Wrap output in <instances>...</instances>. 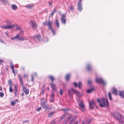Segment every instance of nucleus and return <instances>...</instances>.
<instances>
[{"instance_id": "nucleus-31", "label": "nucleus", "mask_w": 124, "mask_h": 124, "mask_svg": "<svg viewBox=\"0 0 124 124\" xmlns=\"http://www.w3.org/2000/svg\"><path fill=\"white\" fill-rule=\"evenodd\" d=\"M10 66L11 68L12 69V71H13L14 69V65L12 62H11L10 63Z\"/></svg>"}, {"instance_id": "nucleus-3", "label": "nucleus", "mask_w": 124, "mask_h": 124, "mask_svg": "<svg viewBox=\"0 0 124 124\" xmlns=\"http://www.w3.org/2000/svg\"><path fill=\"white\" fill-rule=\"evenodd\" d=\"M18 77L20 81L21 82L22 86L23 87V91L25 93V94L27 95L29 94V90L28 89H27L24 86L23 82L21 76L19 75Z\"/></svg>"}, {"instance_id": "nucleus-35", "label": "nucleus", "mask_w": 124, "mask_h": 124, "mask_svg": "<svg viewBox=\"0 0 124 124\" xmlns=\"http://www.w3.org/2000/svg\"><path fill=\"white\" fill-rule=\"evenodd\" d=\"M0 0L5 4H6L8 3V2L6 0Z\"/></svg>"}, {"instance_id": "nucleus-18", "label": "nucleus", "mask_w": 124, "mask_h": 124, "mask_svg": "<svg viewBox=\"0 0 124 124\" xmlns=\"http://www.w3.org/2000/svg\"><path fill=\"white\" fill-rule=\"evenodd\" d=\"M70 74H68L66 75L65 77V79L67 81H69L70 78Z\"/></svg>"}, {"instance_id": "nucleus-24", "label": "nucleus", "mask_w": 124, "mask_h": 124, "mask_svg": "<svg viewBox=\"0 0 124 124\" xmlns=\"http://www.w3.org/2000/svg\"><path fill=\"white\" fill-rule=\"evenodd\" d=\"M11 6L12 9L14 10L16 9L17 8V6L15 4H12Z\"/></svg>"}, {"instance_id": "nucleus-57", "label": "nucleus", "mask_w": 124, "mask_h": 124, "mask_svg": "<svg viewBox=\"0 0 124 124\" xmlns=\"http://www.w3.org/2000/svg\"><path fill=\"white\" fill-rule=\"evenodd\" d=\"M0 41L1 42L4 43V40L3 39H0Z\"/></svg>"}, {"instance_id": "nucleus-22", "label": "nucleus", "mask_w": 124, "mask_h": 124, "mask_svg": "<svg viewBox=\"0 0 124 124\" xmlns=\"http://www.w3.org/2000/svg\"><path fill=\"white\" fill-rule=\"evenodd\" d=\"M91 66L90 64H88L86 66L87 70L89 71H90L91 70Z\"/></svg>"}, {"instance_id": "nucleus-27", "label": "nucleus", "mask_w": 124, "mask_h": 124, "mask_svg": "<svg viewBox=\"0 0 124 124\" xmlns=\"http://www.w3.org/2000/svg\"><path fill=\"white\" fill-rule=\"evenodd\" d=\"M115 118L117 119L119 121V122L122 124H124V122L121 120L120 118H119V117L115 116Z\"/></svg>"}, {"instance_id": "nucleus-20", "label": "nucleus", "mask_w": 124, "mask_h": 124, "mask_svg": "<svg viewBox=\"0 0 124 124\" xmlns=\"http://www.w3.org/2000/svg\"><path fill=\"white\" fill-rule=\"evenodd\" d=\"M57 10V9L56 8H55L53 9V11L51 12L50 14V16H52L53 15L54 13Z\"/></svg>"}, {"instance_id": "nucleus-41", "label": "nucleus", "mask_w": 124, "mask_h": 124, "mask_svg": "<svg viewBox=\"0 0 124 124\" xmlns=\"http://www.w3.org/2000/svg\"><path fill=\"white\" fill-rule=\"evenodd\" d=\"M41 90L42 91L41 92V93L42 94H44L45 93L44 89L43 88H42Z\"/></svg>"}, {"instance_id": "nucleus-56", "label": "nucleus", "mask_w": 124, "mask_h": 124, "mask_svg": "<svg viewBox=\"0 0 124 124\" xmlns=\"http://www.w3.org/2000/svg\"><path fill=\"white\" fill-rule=\"evenodd\" d=\"M70 110V109H68V108H67V109H62V110H64V111H65L67 110Z\"/></svg>"}, {"instance_id": "nucleus-32", "label": "nucleus", "mask_w": 124, "mask_h": 124, "mask_svg": "<svg viewBox=\"0 0 124 124\" xmlns=\"http://www.w3.org/2000/svg\"><path fill=\"white\" fill-rule=\"evenodd\" d=\"M54 113V112H52L50 113H49L48 114V116L49 117H51L53 115Z\"/></svg>"}, {"instance_id": "nucleus-44", "label": "nucleus", "mask_w": 124, "mask_h": 124, "mask_svg": "<svg viewBox=\"0 0 124 124\" xmlns=\"http://www.w3.org/2000/svg\"><path fill=\"white\" fill-rule=\"evenodd\" d=\"M72 115H70L67 118V119H68L69 120L72 117Z\"/></svg>"}, {"instance_id": "nucleus-10", "label": "nucleus", "mask_w": 124, "mask_h": 124, "mask_svg": "<svg viewBox=\"0 0 124 124\" xmlns=\"http://www.w3.org/2000/svg\"><path fill=\"white\" fill-rule=\"evenodd\" d=\"M89 107L91 110H93L94 109L93 106H94V102L93 100H92L89 102Z\"/></svg>"}, {"instance_id": "nucleus-15", "label": "nucleus", "mask_w": 124, "mask_h": 124, "mask_svg": "<svg viewBox=\"0 0 124 124\" xmlns=\"http://www.w3.org/2000/svg\"><path fill=\"white\" fill-rule=\"evenodd\" d=\"M18 101V99H16L14 101H11V105L12 106H14Z\"/></svg>"}, {"instance_id": "nucleus-61", "label": "nucleus", "mask_w": 124, "mask_h": 124, "mask_svg": "<svg viewBox=\"0 0 124 124\" xmlns=\"http://www.w3.org/2000/svg\"><path fill=\"white\" fill-rule=\"evenodd\" d=\"M52 2H49V4L50 6H51V5H52Z\"/></svg>"}, {"instance_id": "nucleus-53", "label": "nucleus", "mask_w": 124, "mask_h": 124, "mask_svg": "<svg viewBox=\"0 0 124 124\" xmlns=\"http://www.w3.org/2000/svg\"><path fill=\"white\" fill-rule=\"evenodd\" d=\"M29 122V121L28 120H26L25 121H23V123H25L26 122Z\"/></svg>"}, {"instance_id": "nucleus-1", "label": "nucleus", "mask_w": 124, "mask_h": 124, "mask_svg": "<svg viewBox=\"0 0 124 124\" xmlns=\"http://www.w3.org/2000/svg\"><path fill=\"white\" fill-rule=\"evenodd\" d=\"M97 100L101 107H105L108 106L109 103L107 99L103 98L100 100L97 99Z\"/></svg>"}, {"instance_id": "nucleus-37", "label": "nucleus", "mask_w": 124, "mask_h": 124, "mask_svg": "<svg viewBox=\"0 0 124 124\" xmlns=\"http://www.w3.org/2000/svg\"><path fill=\"white\" fill-rule=\"evenodd\" d=\"M4 94L2 92H0V97H2L4 96Z\"/></svg>"}, {"instance_id": "nucleus-58", "label": "nucleus", "mask_w": 124, "mask_h": 124, "mask_svg": "<svg viewBox=\"0 0 124 124\" xmlns=\"http://www.w3.org/2000/svg\"><path fill=\"white\" fill-rule=\"evenodd\" d=\"M45 85H43L42 86V88H41V89L42 88H43L44 89V88L45 87Z\"/></svg>"}, {"instance_id": "nucleus-52", "label": "nucleus", "mask_w": 124, "mask_h": 124, "mask_svg": "<svg viewBox=\"0 0 124 124\" xmlns=\"http://www.w3.org/2000/svg\"><path fill=\"white\" fill-rule=\"evenodd\" d=\"M59 93L61 95H62V89H60V92H59Z\"/></svg>"}, {"instance_id": "nucleus-60", "label": "nucleus", "mask_w": 124, "mask_h": 124, "mask_svg": "<svg viewBox=\"0 0 124 124\" xmlns=\"http://www.w3.org/2000/svg\"><path fill=\"white\" fill-rule=\"evenodd\" d=\"M54 101V98H52V99L51 100V102H53Z\"/></svg>"}, {"instance_id": "nucleus-12", "label": "nucleus", "mask_w": 124, "mask_h": 124, "mask_svg": "<svg viewBox=\"0 0 124 124\" xmlns=\"http://www.w3.org/2000/svg\"><path fill=\"white\" fill-rule=\"evenodd\" d=\"M41 105L44 108H45L47 106H48V105L44 101H42L40 103Z\"/></svg>"}, {"instance_id": "nucleus-23", "label": "nucleus", "mask_w": 124, "mask_h": 124, "mask_svg": "<svg viewBox=\"0 0 124 124\" xmlns=\"http://www.w3.org/2000/svg\"><path fill=\"white\" fill-rule=\"evenodd\" d=\"M94 90V88H92L91 89H87L86 91V92L87 93H90L92 92Z\"/></svg>"}, {"instance_id": "nucleus-30", "label": "nucleus", "mask_w": 124, "mask_h": 124, "mask_svg": "<svg viewBox=\"0 0 124 124\" xmlns=\"http://www.w3.org/2000/svg\"><path fill=\"white\" fill-rule=\"evenodd\" d=\"M33 7V4L25 6V8H27L29 9L31 8L32 7Z\"/></svg>"}, {"instance_id": "nucleus-51", "label": "nucleus", "mask_w": 124, "mask_h": 124, "mask_svg": "<svg viewBox=\"0 0 124 124\" xmlns=\"http://www.w3.org/2000/svg\"><path fill=\"white\" fill-rule=\"evenodd\" d=\"M14 87L15 88V90H18L17 85H14Z\"/></svg>"}, {"instance_id": "nucleus-45", "label": "nucleus", "mask_w": 124, "mask_h": 124, "mask_svg": "<svg viewBox=\"0 0 124 124\" xmlns=\"http://www.w3.org/2000/svg\"><path fill=\"white\" fill-rule=\"evenodd\" d=\"M51 94L52 98H54V93L53 92H52Z\"/></svg>"}, {"instance_id": "nucleus-2", "label": "nucleus", "mask_w": 124, "mask_h": 124, "mask_svg": "<svg viewBox=\"0 0 124 124\" xmlns=\"http://www.w3.org/2000/svg\"><path fill=\"white\" fill-rule=\"evenodd\" d=\"M53 24V21H52L48 20L47 22H44L43 23V25L44 26H47L49 27V29L51 30L54 35H55V33L52 27V25Z\"/></svg>"}, {"instance_id": "nucleus-36", "label": "nucleus", "mask_w": 124, "mask_h": 124, "mask_svg": "<svg viewBox=\"0 0 124 124\" xmlns=\"http://www.w3.org/2000/svg\"><path fill=\"white\" fill-rule=\"evenodd\" d=\"M9 91L11 93H12L13 92V89L12 88V86H9Z\"/></svg>"}, {"instance_id": "nucleus-33", "label": "nucleus", "mask_w": 124, "mask_h": 124, "mask_svg": "<svg viewBox=\"0 0 124 124\" xmlns=\"http://www.w3.org/2000/svg\"><path fill=\"white\" fill-rule=\"evenodd\" d=\"M78 86L79 89H81L82 86V83L81 82H79L78 84Z\"/></svg>"}, {"instance_id": "nucleus-55", "label": "nucleus", "mask_w": 124, "mask_h": 124, "mask_svg": "<svg viewBox=\"0 0 124 124\" xmlns=\"http://www.w3.org/2000/svg\"><path fill=\"white\" fill-rule=\"evenodd\" d=\"M47 107L48 106H47V107H46V109L51 110L52 109L51 108L48 107Z\"/></svg>"}, {"instance_id": "nucleus-49", "label": "nucleus", "mask_w": 124, "mask_h": 124, "mask_svg": "<svg viewBox=\"0 0 124 124\" xmlns=\"http://www.w3.org/2000/svg\"><path fill=\"white\" fill-rule=\"evenodd\" d=\"M74 85L75 87H77V85L75 82H74Z\"/></svg>"}, {"instance_id": "nucleus-47", "label": "nucleus", "mask_w": 124, "mask_h": 124, "mask_svg": "<svg viewBox=\"0 0 124 124\" xmlns=\"http://www.w3.org/2000/svg\"><path fill=\"white\" fill-rule=\"evenodd\" d=\"M41 107H39V108H38L36 109V110L37 111H39L40 110H41Z\"/></svg>"}, {"instance_id": "nucleus-63", "label": "nucleus", "mask_w": 124, "mask_h": 124, "mask_svg": "<svg viewBox=\"0 0 124 124\" xmlns=\"http://www.w3.org/2000/svg\"><path fill=\"white\" fill-rule=\"evenodd\" d=\"M28 76V75L26 74L24 75V77H26Z\"/></svg>"}, {"instance_id": "nucleus-7", "label": "nucleus", "mask_w": 124, "mask_h": 124, "mask_svg": "<svg viewBox=\"0 0 124 124\" xmlns=\"http://www.w3.org/2000/svg\"><path fill=\"white\" fill-rule=\"evenodd\" d=\"M30 23L31 25V27L33 29L35 30L37 27V26L35 22L30 20Z\"/></svg>"}, {"instance_id": "nucleus-54", "label": "nucleus", "mask_w": 124, "mask_h": 124, "mask_svg": "<svg viewBox=\"0 0 124 124\" xmlns=\"http://www.w3.org/2000/svg\"><path fill=\"white\" fill-rule=\"evenodd\" d=\"M92 82V81L91 80H89L88 82V84H89L90 85L91 84Z\"/></svg>"}, {"instance_id": "nucleus-5", "label": "nucleus", "mask_w": 124, "mask_h": 124, "mask_svg": "<svg viewBox=\"0 0 124 124\" xmlns=\"http://www.w3.org/2000/svg\"><path fill=\"white\" fill-rule=\"evenodd\" d=\"M96 82L100 84H101L103 85L105 84V82L101 78H96L95 79Z\"/></svg>"}, {"instance_id": "nucleus-25", "label": "nucleus", "mask_w": 124, "mask_h": 124, "mask_svg": "<svg viewBox=\"0 0 124 124\" xmlns=\"http://www.w3.org/2000/svg\"><path fill=\"white\" fill-rule=\"evenodd\" d=\"M20 36V34H17L16 36H15L11 38V39L12 40H14L17 39H18Z\"/></svg>"}, {"instance_id": "nucleus-9", "label": "nucleus", "mask_w": 124, "mask_h": 124, "mask_svg": "<svg viewBox=\"0 0 124 124\" xmlns=\"http://www.w3.org/2000/svg\"><path fill=\"white\" fill-rule=\"evenodd\" d=\"M82 0H79V2L77 3L78 9L79 11H81L83 9L81 3Z\"/></svg>"}, {"instance_id": "nucleus-11", "label": "nucleus", "mask_w": 124, "mask_h": 124, "mask_svg": "<svg viewBox=\"0 0 124 124\" xmlns=\"http://www.w3.org/2000/svg\"><path fill=\"white\" fill-rule=\"evenodd\" d=\"M14 27L13 25H7L6 26H2L1 27L4 29H10L13 28Z\"/></svg>"}, {"instance_id": "nucleus-29", "label": "nucleus", "mask_w": 124, "mask_h": 124, "mask_svg": "<svg viewBox=\"0 0 124 124\" xmlns=\"http://www.w3.org/2000/svg\"><path fill=\"white\" fill-rule=\"evenodd\" d=\"M8 83L9 86H13L12 82L11 79H10L8 81Z\"/></svg>"}, {"instance_id": "nucleus-6", "label": "nucleus", "mask_w": 124, "mask_h": 124, "mask_svg": "<svg viewBox=\"0 0 124 124\" xmlns=\"http://www.w3.org/2000/svg\"><path fill=\"white\" fill-rule=\"evenodd\" d=\"M78 105L82 109L81 110L83 111H85V106L83 104V101L82 100H79Z\"/></svg>"}, {"instance_id": "nucleus-17", "label": "nucleus", "mask_w": 124, "mask_h": 124, "mask_svg": "<svg viewBox=\"0 0 124 124\" xmlns=\"http://www.w3.org/2000/svg\"><path fill=\"white\" fill-rule=\"evenodd\" d=\"M113 115L115 118V116L119 117V118H120L121 117H122V116L121 115L118 113H117L115 115Z\"/></svg>"}, {"instance_id": "nucleus-16", "label": "nucleus", "mask_w": 124, "mask_h": 124, "mask_svg": "<svg viewBox=\"0 0 124 124\" xmlns=\"http://www.w3.org/2000/svg\"><path fill=\"white\" fill-rule=\"evenodd\" d=\"M49 78L51 80L52 83H53L54 81L55 80V78L52 75H50L49 76Z\"/></svg>"}, {"instance_id": "nucleus-50", "label": "nucleus", "mask_w": 124, "mask_h": 124, "mask_svg": "<svg viewBox=\"0 0 124 124\" xmlns=\"http://www.w3.org/2000/svg\"><path fill=\"white\" fill-rule=\"evenodd\" d=\"M31 80L32 82H33L34 80V76L33 75L31 76Z\"/></svg>"}, {"instance_id": "nucleus-39", "label": "nucleus", "mask_w": 124, "mask_h": 124, "mask_svg": "<svg viewBox=\"0 0 124 124\" xmlns=\"http://www.w3.org/2000/svg\"><path fill=\"white\" fill-rule=\"evenodd\" d=\"M74 120V119H72L69 122V124H72L73 121Z\"/></svg>"}, {"instance_id": "nucleus-48", "label": "nucleus", "mask_w": 124, "mask_h": 124, "mask_svg": "<svg viewBox=\"0 0 124 124\" xmlns=\"http://www.w3.org/2000/svg\"><path fill=\"white\" fill-rule=\"evenodd\" d=\"M14 73V75H15V73H17V70H14V71H12Z\"/></svg>"}, {"instance_id": "nucleus-46", "label": "nucleus", "mask_w": 124, "mask_h": 124, "mask_svg": "<svg viewBox=\"0 0 124 124\" xmlns=\"http://www.w3.org/2000/svg\"><path fill=\"white\" fill-rule=\"evenodd\" d=\"M18 40H22V41L24 40V39L23 38H22L21 37H19L18 38Z\"/></svg>"}, {"instance_id": "nucleus-62", "label": "nucleus", "mask_w": 124, "mask_h": 124, "mask_svg": "<svg viewBox=\"0 0 124 124\" xmlns=\"http://www.w3.org/2000/svg\"><path fill=\"white\" fill-rule=\"evenodd\" d=\"M0 90L1 91H2L3 90L2 87H1L0 86Z\"/></svg>"}, {"instance_id": "nucleus-19", "label": "nucleus", "mask_w": 124, "mask_h": 124, "mask_svg": "<svg viewBox=\"0 0 124 124\" xmlns=\"http://www.w3.org/2000/svg\"><path fill=\"white\" fill-rule=\"evenodd\" d=\"M35 38L36 39H38L39 41H40L41 39V36L40 35H36L35 36Z\"/></svg>"}, {"instance_id": "nucleus-13", "label": "nucleus", "mask_w": 124, "mask_h": 124, "mask_svg": "<svg viewBox=\"0 0 124 124\" xmlns=\"http://www.w3.org/2000/svg\"><path fill=\"white\" fill-rule=\"evenodd\" d=\"M111 91L113 94L115 95H116L117 94V91L115 88L113 87L112 90Z\"/></svg>"}, {"instance_id": "nucleus-4", "label": "nucleus", "mask_w": 124, "mask_h": 124, "mask_svg": "<svg viewBox=\"0 0 124 124\" xmlns=\"http://www.w3.org/2000/svg\"><path fill=\"white\" fill-rule=\"evenodd\" d=\"M68 93L69 96L71 97L72 94L71 92L74 93L77 95L78 96H81L82 95L80 93V92L76 90L75 89L73 88H72L68 90Z\"/></svg>"}, {"instance_id": "nucleus-59", "label": "nucleus", "mask_w": 124, "mask_h": 124, "mask_svg": "<svg viewBox=\"0 0 124 124\" xmlns=\"http://www.w3.org/2000/svg\"><path fill=\"white\" fill-rule=\"evenodd\" d=\"M69 120L68 119H67L65 121V122L66 123Z\"/></svg>"}, {"instance_id": "nucleus-8", "label": "nucleus", "mask_w": 124, "mask_h": 124, "mask_svg": "<svg viewBox=\"0 0 124 124\" xmlns=\"http://www.w3.org/2000/svg\"><path fill=\"white\" fill-rule=\"evenodd\" d=\"M61 21L62 23L65 24L66 22V15L64 14H63L61 18Z\"/></svg>"}, {"instance_id": "nucleus-26", "label": "nucleus", "mask_w": 124, "mask_h": 124, "mask_svg": "<svg viewBox=\"0 0 124 124\" xmlns=\"http://www.w3.org/2000/svg\"><path fill=\"white\" fill-rule=\"evenodd\" d=\"M108 96L110 100H113L112 98L111 97V93L110 92H109L108 93Z\"/></svg>"}, {"instance_id": "nucleus-21", "label": "nucleus", "mask_w": 124, "mask_h": 124, "mask_svg": "<svg viewBox=\"0 0 124 124\" xmlns=\"http://www.w3.org/2000/svg\"><path fill=\"white\" fill-rule=\"evenodd\" d=\"M119 95L123 98H124V92L120 91L119 92Z\"/></svg>"}, {"instance_id": "nucleus-40", "label": "nucleus", "mask_w": 124, "mask_h": 124, "mask_svg": "<svg viewBox=\"0 0 124 124\" xmlns=\"http://www.w3.org/2000/svg\"><path fill=\"white\" fill-rule=\"evenodd\" d=\"M74 8V7L72 5L69 8L71 10H73Z\"/></svg>"}, {"instance_id": "nucleus-43", "label": "nucleus", "mask_w": 124, "mask_h": 124, "mask_svg": "<svg viewBox=\"0 0 124 124\" xmlns=\"http://www.w3.org/2000/svg\"><path fill=\"white\" fill-rule=\"evenodd\" d=\"M16 28L17 29L20 30V31H21L22 30V28L21 27H19L18 26H17Z\"/></svg>"}, {"instance_id": "nucleus-38", "label": "nucleus", "mask_w": 124, "mask_h": 124, "mask_svg": "<svg viewBox=\"0 0 124 124\" xmlns=\"http://www.w3.org/2000/svg\"><path fill=\"white\" fill-rule=\"evenodd\" d=\"M18 91V90H15V96H16L17 95V93Z\"/></svg>"}, {"instance_id": "nucleus-28", "label": "nucleus", "mask_w": 124, "mask_h": 124, "mask_svg": "<svg viewBox=\"0 0 124 124\" xmlns=\"http://www.w3.org/2000/svg\"><path fill=\"white\" fill-rule=\"evenodd\" d=\"M55 24L57 26V28H59V27L60 25L57 19H56Z\"/></svg>"}, {"instance_id": "nucleus-34", "label": "nucleus", "mask_w": 124, "mask_h": 124, "mask_svg": "<svg viewBox=\"0 0 124 124\" xmlns=\"http://www.w3.org/2000/svg\"><path fill=\"white\" fill-rule=\"evenodd\" d=\"M66 116L65 115H63L61 116V117L60 119L59 120V121L61 122L62 121V119L64 118Z\"/></svg>"}, {"instance_id": "nucleus-14", "label": "nucleus", "mask_w": 124, "mask_h": 124, "mask_svg": "<svg viewBox=\"0 0 124 124\" xmlns=\"http://www.w3.org/2000/svg\"><path fill=\"white\" fill-rule=\"evenodd\" d=\"M51 87L53 91H54L56 89V88L55 84L52 83L50 84Z\"/></svg>"}, {"instance_id": "nucleus-42", "label": "nucleus", "mask_w": 124, "mask_h": 124, "mask_svg": "<svg viewBox=\"0 0 124 124\" xmlns=\"http://www.w3.org/2000/svg\"><path fill=\"white\" fill-rule=\"evenodd\" d=\"M4 61L3 60L0 59V65L2 64L4 62Z\"/></svg>"}, {"instance_id": "nucleus-64", "label": "nucleus", "mask_w": 124, "mask_h": 124, "mask_svg": "<svg viewBox=\"0 0 124 124\" xmlns=\"http://www.w3.org/2000/svg\"><path fill=\"white\" fill-rule=\"evenodd\" d=\"M24 95V93H22L21 94V96H23Z\"/></svg>"}]
</instances>
